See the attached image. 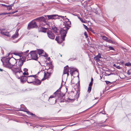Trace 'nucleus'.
I'll return each mask as SVG.
<instances>
[{
	"instance_id": "1",
	"label": "nucleus",
	"mask_w": 131,
	"mask_h": 131,
	"mask_svg": "<svg viewBox=\"0 0 131 131\" xmlns=\"http://www.w3.org/2000/svg\"><path fill=\"white\" fill-rule=\"evenodd\" d=\"M63 17H61L63 20H65L64 22H63V26H60V29L59 30V33L61 35V37L62 40H60L59 36H56L55 40L59 43H61L63 41L65 40V38L66 36V34L67 33L68 30L71 27V22L69 21V20L66 18V16H63Z\"/></svg>"
},
{
	"instance_id": "2",
	"label": "nucleus",
	"mask_w": 131,
	"mask_h": 131,
	"mask_svg": "<svg viewBox=\"0 0 131 131\" xmlns=\"http://www.w3.org/2000/svg\"><path fill=\"white\" fill-rule=\"evenodd\" d=\"M17 59L13 57L10 58L9 65L7 66L8 68H11L12 66H17Z\"/></svg>"
},
{
	"instance_id": "3",
	"label": "nucleus",
	"mask_w": 131,
	"mask_h": 131,
	"mask_svg": "<svg viewBox=\"0 0 131 131\" xmlns=\"http://www.w3.org/2000/svg\"><path fill=\"white\" fill-rule=\"evenodd\" d=\"M35 21V20H33L30 22L28 24L27 28L28 30H29L32 28H38V26L37 23Z\"/></svg>"
},
{
	"instance_id": "4",
	"label": "nucleus",
	"mask_w": 131,
	"mask_h": 131,
	"mask_svg": "<svg viewBox=\"0 0 131 131\" xmlns=\"http://www.w3.org/2000/svg\"><path fill=\"white\" fill-rule=\"evenodd\" d=\"M36 51H32L30 52L29 54L30 55L31 58L32 59L37 60L38 59L37 54L36 53Z\"/></svg>"
},
{
	"instance_id": "5",
	"label": "nucleus",
	"mask_w": 131,
	"mask_h": 131,
	"mask_svg": "<svg viewBox=\"0 0 131 131\" xmlns=\"http://www.w3.org/2000/svg\"><path fill=\"white\" fill-rule=\"evenodd\" d=\"M34 81L32 82H29L27 81V83H33L34 85H40L41 83V81H40L37 78H34Z\"/></svg>"
},
{
	"instance_id": "6",
	"label": "nucleus",
	"mask_w": 131,
	"mask_h": 131,
	"mask_svg": "<svg viewBox=\"0 0 131 131\" xmlns=\"http://www.w3.org/2000/svg\"><path fill=\"white\" fill-rule=\"evenodd\" d=\"M17 78L19 79H20L21 82L23 83L26 82V81L27 82L28 81L27 80V76L26 77V76L22 75L20 76V77H19L18 76L17 77Z\"/></svg>"
},
{
	"instance_id": "7",
	"label": "nucleus",
	"mask_w": 131,
	"mask_h": 131,
	"mask_svg": "<svg viewBox=\"0 0 131 131\" xmlns=\"http://www.w3.org/2000/svg\"><path fill=\"white\" fill-rule=\"evenodd\" d=\"M47 34L48 37L52 39H54L55 35L52 33L51 30H49L47 32Z\"/></svg>"
},
{
	"instance_id": "8",
	"label": "nucleus",
	"mask_w": 131,
	"mask_h": 131,
	"mask_svg": "<svg viewBox=\"0 0 131 131\" xmlns=\"http://www.w3.org/2000/svg\"><path fill=\"white\" fill-rule=\"evenodd\" d=\"M5 57V58L4 59V67L8 68L7 66L9 65L10 58H6Z\"/></svg>"
},
{
	"instance_id": "9",
	"label": "nucleus",
	"mask_w": 131,
	"mask_h": 131,
	"mask_svg": "<svg viewBox=\"0 0 131 131\" xmlns=\"http://www.w3.org/2000/svg\"><path fill=\"white\" fill-rule=\"evenodd\" d=\"M34 20H35V21H38L39 22L42 21L43 22H46V18L44 17L43 16L37 17L34 19Z\"/></svg>"
},
{
	"instance_id": "10",
	"label": "nucleus",
	"mask_w": 131,
	"mask_h": 131,
	"mask_svg": "<svg viewBox=\"0 0 131 131\" xmlns=\"http://www.w3.org/2000/svg\"><path fill=\"white\" fill-rule=\"evenodd\" d=\"M21 68L20 67L17 66V67L15 68V71L16 72V74H15V75L16 77L18 76L17 74V73H20L21 72H23L21 70Z\"/></svg>"
},
{
	"instance_id": "11",
	"label": "nucleus",
	"mask_w": 131,
	"mask_h": 131,
	"mask_svg": "<svg viewBox=\"0 0 131 131\" xmlns=\"http://www.w3.org/2000/svg\"><path fill=\"white\" fill-rule=\"evenodd\" d=\"M17 60H19L17 65L18 66V67H20L21 68V67L23 65L24 62L20 59H17Z\"/></svg>"
},
{
	"instance_id": "12",
	"label": "nucleus",
	"mask_w": 131,
	"mask_h": 131,
	"mask_svg": "<svg viewBox=\"0 0 131 131\" xmlns=\"http://www.w3.org/2000/svg\"><path fill=\"white\" fill-rule=\"evenodd\" d=\"M47 28L43 27H40L39 28V32H42L45 33L46 32Z\"/></svg>"
},
{
	"instance_id": "13",
	"label": "nucleus",
	"mask_w": 131,
	"mask_h": 131,
	"mask_svg": "<svg viewBox=\"0 0 131 131\" xmlns=\"http://www.w3.org/2000/svg\"><path fill=\"white\" fill-rule=\"evenodd\" d=\"M52 29L53 30L54 33L56 34H58L57 32V30L58 29L57 27H56L55 25H53L52 27Z\"/></svg>"
},
{
	"instance_id": "14",
	"label": "nucleus",
	"mask_w": 131,
	"mask_h": 131,
	"mask_svg": "<svg viewBox=\"0 0 131 131\" xmlns=\"http://www.w3.org/2000/svg\"><path fill=\"white\" fill-rule=\"evenodd\" d=\"M101 54L100 53H99L98 55L94 57V59L96 60L97 61H99L100 60L99 59L101 58Z\"/></svg>"
},
{
	"instance_id": "15",
	"label": "nucleus",
	"mask_w": 131,
	"mask_h": 131,
	"mask_svg": "<svg viewBox=\"0 0 131 131\" xmlns=\"http://www.w3.org/2000/svg\"><path fill=\"white\" fill-rule=\"evenodd\" d=\"M53 19H60V17H63L62 16L58 15L56 14H53Z\"/></svg>"
},
{
	"instance_id": "16",
	"label": "nucleus",
	"mask_w": 131,
	"mask_h": 131,
	"mask_svg": "<svg viewBox=\"0 0 131 131\" xmlns=\"http://www.w3.org/2000/svg\"><path fill=\"white\" fill-rule=\"evenodd\" d=\"M0 33L2 35H3L8 37H10V36L9 32H3L2 31H1Z\"/></svg>"
},
{
	"instance_id": "17",
	"label": "nucleus",
	"mask_w": 131,
	"mask_h": 131,
	"mask_svg": "<svg viewBox=\"0 0 131 131\" xmlns=\"http://www.w3.org/2000/svg\"><path fill=\"white\" fill-rule=\"evenodd\" d=\"M75 71L77 72L78 73V71L77 69L75 68H71L70 72L71 73H73Z\"/></svg>"
},
{
	"instance_id": "18",
	"label": "nucleus",
	"mask_w": 131,
	"mask_h": 131,
	"mask_svg": "<svg viewBox=\"0 0 131 131\" xmlns=\"http://www.w3.org/2000/svg\"><path fill=\"white\" fill-rule=\"evenodd\" d=\"M22 111L27 112V114H30L33 117H35V116H36V115L35 114H34L33 113L30 112L28 111H24V110H22Z\"/></svg>"
},
{
	"instance_id": "19",
	"label": "nucleus",
	"mask_w": 131,
	"mask_h": 131,
	"mask_svg": "<svg viewBox=\"0 0 131 131\" xmlns=\"http://www.w3.org/2000/svg\"><path fill=\"white\" fill-rule=\"evenodd\" d=\"M37 49L38 50V53L39 56L43 52L44 50L42 49Z\"/></svg>"
},
{
	"instance_id": "20",
	"label": "nucleus",
	"mask_w": 131,
	"mask_h": 131,
	"mask_svg": "<svg viewBox=\"0 0 131 131\" xmlns=\"http://www.w3.org/2000/svg\"><path fill=\"white\" fill-rule=\"evenodd\" d=\"M27 80L29 82H32L34 81V78L32 79L30 77H28L27 76Z\"/></svg>"
},
{
	"instance_id": "21",
	"label": "nucleus",
	"mask_w": 131,
	"mask_h": 131,
	"mask_svg": "<svg viewBox=\"0 0 131 131\" xmlns=\"http://www.w3.org/2000/svg\"><path fill=\"white\" fill-rule=\"evenodd\" d=\"M45 17H47L48 19H53V15H47L44 16Z\"/></svg>"
},
{
	"instance_id": "22",
	"label": "nucleus",
	"mask_w": 131,
	"mask_h": 131,
	"mask_svg": "<svg viewBox=\"0 0 131 131\" xmlns=\"http://www.w3.org/2000/svg\"><path fill=\"white\" fill-rule=\"evenodd\" d=\"M69 72V69L67 68H66V67H64V68L63 74V73L64 72Z\"/></svg>"
},
{
	"instance_id": "23",
	"label": "nucleus",
	"mask_w": 131,
	"mask_h": 131,
	"mask_svg": "<svg viewBox=\"0 0 131 131\" xmlns=\"http://www.w3.org/2000/svg\"><path fill=\"white\" fill-rule=\"evenodd\" d=\"M49 78L48 77H46V72H45L44 74V77L41 80V81H43L46 79Z\"/></svg>"
},
{
	"instance_id": "24",
	"label": "nucleus",
	"mask_w": 131,
	"mask_h": 131,
	"mask_svg": "<svg viewBox=\"0 0 131 131\" xmlns=\"http://www.w3.org/2000/svg\"><path fill=\"white\" fill-rule=\"evenodd\" d=\"M26 57L25 56H22L21 58H20V59L25 62L26 61Z\"/></svg>"
},
{
	"instance_id": "25",
	"label": "nucleus",
	"mask_w": 131,
	"mask_h": 131,
	"mask_svg": "<svg viewBox=\"0 0 131 131\" xmlns=\"http://www.w3.org/2000/svg\"><path fill=\"white\" fill-rule=\"evenodd\" d=\"M60 90H57L55 92H54L53 93V95H55L54 96H55L56 95L59 94V93H60Z\"/></svg>"
},
{
	"instance_id": "26",
	"label": "nucleus",
	"mask_w": 131,
	"mask_h": 131,
	"mask_svg": "<svg viewBox=\"0 0 131 131\" xmlns=\"http://www.w3.org/2000/svg\"><path fill=\"white\" fill-rule=\"evenodd\" d=\"M92 11L95 13L96 14H98V12L96 10V9L95 8H93L92 10Z\"/></svg>"
},
{
	"instance_id": "27",
	"label": "nucleus",
	"mask_w": 131,
	"mask_h": 131,
	"mask_svg": "<svg viewBox=\"0 0 131 131\" xmlns=\"http://www.w3.org/2000/svg\"><path fill=\"white\" fill-rule=\"evenodd\" d=\"M13 54L14 55L16 56H19V54H20V53L19 52H15L13 53L10 54Z\"/></svg>"
},
{
	"instance_id": "28",
	"label": "nucleus",
	"mask_w": 131,
	"mask_h": 131,
	"mask_svg": "<svg viewBox=\"0 0 131 131\" xmlns=\"http://www.w3.org/2000/svg\"><path fill=\"white\" fill-rule=\"evenodd\" d=\"M18 36V34L15 33V34L12 36V38H13V39H15V38H17Z\"/></svg>"
},
{
	"instance_id": "29",
	"label": "nucleus",
	"mask_w": 131,
	"mask_h": 131,
	"mask_svg": "<svg viewBox=\"0 0 131 131\" xmlns=\"http://www.w3.org/2000/svg\"><path fill=\"white\" fill-rule=\"evenodd\" d=\"M125 65L126 66H131V63L128 62L127 63H126L125 64Z\"/></svg>"
},
{
	"instance_id": "30",
	"label": "nucleus",
	"mask_w": 131,
	"mask_h": 131,
	"mask_svg": "<svg viewBox=\"0 0 131 131\" xmlns=\"http://www.w3.org/2000/svg\"><path fill=\"white\" fill-rule=\"evenodd\" d=\"M78 18L83 23H86V21L84 20L82 18L78 17Z\"/></svg>"
},
{
	"instance_id": "31",
	"label": "nucleus",
	"mask_w": 131,
	"mask_h": 131,
	"mask_svg": "<svg viewBox=\"0 0 131 131\" xmlns=\"http://www.w3.org/2000/svg\"><path fill=\"white\" fill-rule=\"evenodd\" d=\"M77 93L78 94V93H80V86H77Z\"/></svg>"
},
{
	"instance_id": "32",
	"label": "nucleus",
	"mask_w": 131,
	"mask_h": 131,
	"mask_svg": "<svg viewBox=\"0 0 131 131\" xmlns=\"http://www.w3.org/2000/svg\"><path fill=\"white\" fill-rule=\"evenodd\" d=\"M113 66L115 67L117 69H121V67L119 66H117L115 64H114Z\"/></svg>"
},
{
	"instance_id": "33",
	"label": "nucleus",
	"mask_w": 131,
	"mask_h": 131,
	"mask_svg": "<svg viewBox=\"0 0 131 131\" xmlns=\"http://www.w3.org/2000/svg\"><path fill=\"white\" fill-rule=\"evenodd\" d=\"M91 88L92 87L89 86L88 90V92L89 93L91 91Z\"/></svg>"
},
{
	"instance_id": "34",
	"label": "nucleus",
	"mask_w": 131,
	"mask_h": 131,
	"mask_svg": "<svg viewBox=\"0 0 131 131\" xmlns=\"http://www.w3.org/2000/svg\"><path fill=\"white\" fill-rule=\"evenodd\" d=\"M18 12V10H15V11H14V12H9V13H8V14H13L16 13L17 12Z\"/></svg>"
},
{
	"instance_id": "35",
	"label": "nucleus",
	"mask_w": 131,
	"mask_h": 131,
	"mask_svg": "<svg viewBox=\"0 0 131 131\" xmlns=\"http://www.w3.org/2000/svg\"><path fill=\"white\" fill-rule=\"evenodd\" d=\"M13 66L12 67V68H8V69H11V70L12 71L13 73H14L15 74H16L15 71V70H14L12 68L13 67Z\"/></svg>"
},
{
	"instance_id": "36",
	"label": "nucleus",
	"mask_w": 131,
	"mask_h": 131,
	"mask_svg": "<svg viewBox=\"0 0 131 131\" xmlns=\"http://www.w3.org/2000/svg\"><path fill=\"white\" fill-rule=\"evenodd\" d=\"M23 73V75L25 76L26 75H28L29 74V73L28 72H22Z\"/></svg>"
},
{
	"instance_id": "37",
	"label": "nucleus",
	"mask_w": 131,
	"mask_h": 131,
	"mask_svg": "<svg viewBox=\"0 0 131 131\" xmlns=\"http://www.w3.org/2000/svg\"><path fill=\"white\" fill-rule=\"evenodd\" d=\"M53 66L52 64H51L49 65V68H48V69H53Z\"/></svg>"
},
{
	"instance_id": "38",
	"label": "nucleus",
	"mask_w": 131,
	"mask_h": 131,
	"mask_svg": "<svg viewBox=\"0 0 131 131\" xmlns=\"http://www.w3.org/2000/svg\"><path fill=\"white\" fill-rule=\"evenodd\" d=\"M83 25L84 26V28L85 29H86L88 31V30H89V29L88 28V27L87 26H86V25H84V24H83Z\"/></svg>"
},
{
	"instance_id": "39",
	"label": "nucleus",
	"mask_w": 131,
	"mask_h": 131,
	"mask_svg": "<svg viewBox=\"0 0 131 131\" xmlns=\"http://www.w3.org/2000/svg\"><path fill=\"white\" fill-rule=\"evenodd\" d=\"M7 10H11L12 9V8L10 6H9V5H7Z\"/></svg>"
},
{
	"instance_id": "40",
	"label": "nucleus",
	"mask_w": 131,
	"mask_h": 131,
	"mask_svg": "<svg viewBox=\"0 0 131 131\" xmlns=\"http://www.w3.org/2000/svg\"><path fill=\"white\" fill-rule=\"evenodd\" d=\"M35 117L36 118V119H37V118L41 119H45V118L44 117H38V116H37L36 115V116H35Z\"/></svg>"
},
{
	"instance_id": "41",
	"label": "nucleus",
	"mask_w": 131,
	"mask_h": 131,
	"mask_svg": "<svg viewBox=\"0 0 131 131\" xmlns=\"http://www.w3.org/2000/svg\"><path fill=\"white\" fill-rule=\"evenodd\" d=\"M79 94H80V93H78V94H77H77H76L75 96L76 97V99H77V100H78V99L79 97Z\"/></svg>"
},
{
	"instance_id": "42",
	"label": "nucleus",
	"mask_w": 131,
	"mask_h": 131,
	"mask_svg": "<svg viewBox=\"0 0 131 131\" xmlns=\"http://www.w3.org/2000/svg\"><path fill=\"white\" fill-rule=\"evenodd\" d=\"M5 58V57H3L1 59V61L3 63V64L4 66V62L3 61H4V59Z\"/></svg>"
},
{
	"instance_id": "43",
	"label": "nucleus",
	"mask_w": 131,
	"mask_h": 131,
	"mask_svg": "<svg viewBox=\"0 0 131 131\" xmlns=\"http://www.w3.org/2000/svg\"><path fill=\"white\" fill-rule=\"evenodd\" d=\"M7 14H8V13H0V15H5Z\"/></svg>"
},
{
	"instance_id": "44",
	"label": "nucleus",
	"mask_w": 131,
	"mask_h": 131,
	"mask_svg": "<svg viewBox=\"0 0 131 131\" xmlns=\"http://www.w3.org/2000/svg\"><path fill=\"white\" fill-rule=\"evenodd\" d=\"M77 60V57H75V58H71V59H69V60H70L71 61H73V60Z\"/></svg>"
},
{
	"instance_id": "45",
	"label": "nucleus",
	"mask_w": 131,
	"mask_h": 131,
	"mask_svg": "<svg viewBox=\"0 0 131 131\" xmlns=\"http://www.w3.org/2000/svg\"><path fill=\"white\" fill-rule=\"evenodd\" d=\"M47 73L48 74V75L47 77H49L50 76L51 74L52 73V72H49L47 71Z\"/></svg>"
},
{
	"instance_id": "46",
	"label": "nucleus",
	"mask_w": 131,
	"mask_h": 131,
	"mask_svg": "<svg viewBox=\"0 0 131 131\" xmlns=\"http://www.w3.org/2000/svg\"><path fill=\"white\" fill-rule=\"evenodd\" d=\"M29 51V50H27L26 52H24V54H25L26 55L28 56V55L29 54V53L27 54L28 53Z\"/></svg>"
},
{
	"instance_id": "47",
	"label": "nucleus",
	"mask_w": 131,
	"mask_h": 131,
	"mask_svg": "<svg viewBox=\"0 0 131 131\" xmlns=\"http://www.w3.org/2000/svg\"><path fill=\"white\" fill-rule=\"evenodd\" d=\"M108 48H109V49L110 50H115L114 49V48L110 46L108 47Z\"/></svg>"
},
{
	"instance_id": "48",
	"label": "nucleus",
	"mask_w": 131,
	"mask_h": 131,
	"mask_svg": "<svg viewBox=\"0 0 131 131\" xmlns=\"http://www.w3.org/2000/svg\"><path fill=\"white\" fill-rule=\"evenodd\" d=\"M84 34L85 36V37L86 38H87L88 37V36L87 34V32L86 31H85L84 32Z\"/></svg>"
},
{
	"instance_id": "49",
	"label": "nucleus",
	"mask_w": 131,
	"mask_h": 131,
	"mask_svg": "<svg viewBox=\"0 0 131 131\" xmlns=\"http://www.w3.org/2000/svg\"><path fill=\"white\" fill-rule=\"evenodd\" d=\"M103 39L104 40H106L107 39V38L105 36H102Z\"/></svg>"
},
{
	"instance_id": "50",
	"label": "nucleus",
	"mask_w": 131,
	"mask_h": 131,
	"mask_svg": "<svg viewBox=\"0 0 131 131\" xmlns=\"http://www.w3.org/2000/svg\"><path fill=\"white\" fill-rule=\"evenodd\" d=\"M105 82H106V84L107 85H108L109 84H111V82L110 81H105Z\"/></svg>"
},
{
	"instance_id": "51",
	"label": "nucleus",
	"mask_w": 131,
	"mask_h": 131,
	"mask_svg": "<svg viewBox=\"0 0 131 131\" xmlns=\"http://www.w3.org/2000/svg\"><path fill=\"white\" fill-rule=\"evenodd\" d=\"M45 55H41V56H43L44 57H47L48 56V55L45 52Z\"/></svg>"
},
{
	"instance_id": "52",
	"label": "nucleus",
	"mask_w": 131,
	"mask_h": 131,
	"mask_svg": "<svg viewBox=\"0 0 131 131\" xmlns=\"http://www.w3.org/2000/svg\"><path fill=\"white\" fill-rule=\"evenodd\" d=\"M68 100H70L71 101H72V102H73L75 100L74 99H71L69 98H68Z\"/></svg>"
},
{
	"instance_id": "53",
	"label": "nucleus",
	"mask_w": 131,
	"mask_h": 131,
	"mask_svg": "<svg viewBox=\"0 0 131 131\" xmlns=\"http://www.w3.org/2000/svg\"><path fill=\"white\" fill-rule=\"evenodd\" d=\"M36 76V75H32L28 76V77H34V78H36V77H35V76Z\"/></svg>"
},
{
	"instance_id": "54",
	"label": "nucleus",
	"mask_w": 131,
	"mask_h": 131,
	"mask_svg": "<svg viewBox=\"0 0 131 131\" xmlns=\"http://www.w3.org/2000/svg\"><path fill=\"white\" fill-rule=\"evenodd\" d=\"M89 30L90 31H91L92 32H93V34L95 33V32L93 31L92 29L91 28H90L89 29Z\"/></svg>"
},
{
	"instance_id": "55",
	"label": "nucleus",
	"mask_w": 131,
	"mask_h": 131,
	"mask_svg": "<svg viewBox=\"0 0 131 131\" xmlns=\"http://www.w3.org/2000/svg\"><path fill=\"white\" fill-rule=\"evenodd\" d=\"M93 83L92 82H90L89 84V86L92 87V85H93Z\"/></svg>"
},
{
	"instance_id": "56",
	"label": "nucleus",
	"mask_w": 131,
	"mask_h": 131,
	"mask_svg": "<svg viewBox=\"0 0 131 131\" xmlns=\"http://www.w3.org/2000/svg\"><path fill=\"white\" fill-rule=\"evenodd\" d=\"M122 49L125 52H126L127 51V50L126 49V48H124V47H122Z\"/></svg>"
},
{
	"instance_id": "57",
	"label": "nucleus",
	"mask_w": 131,
	"mask_h": 131,
	"mask_svg": "<svg viewBox=\"0 0 131 131\" xmlns=\"http://www.w3.org/2000/svg\"><path fill=\"white\" fill-rule=\"evenodd\" d=\"M23 71H24V72H27L28 71V69L27 68H25L24 69Z\"/></svg>"
},
{
	"instance_id": "58",
	"label": "nucleus",
	"mask_w": 131,
	"mask_h": 131,
	"mask_svg": "<svg viewBox=\"0 0 131 131\" xmlns=\"http://www.w3.org/2000/svg\"><path fill=\"white\" fill-rule=\"evenodd\" d=\"M6 30V28H0V31H2L5 30Z\"/></svg>"
},
{
	"instance_id": "59",
	"label": "nucleus",
	"mask_w": 131,
	"mask_h": 131,
	"mask_svg": "<svg viewBox=\"0 0 131 131\" xmlns=\"http://www.w3.org/2000/svg\"><path fill=\"white\" fill-rule=\"evenodd\" d=\"M130 70H128L127 72V74L129 75L131 74V72L130 71Z\"/></svg>"
},
{
	"instance_id": "60",
	"label": "nucleus",
	"mask_w": 131,
	"mask_h": 131,
	"mask_svg": "<svg viewBox=\"0 0 131 131\" xmlns=\"http://www.w3.org/2000/svg\"><path fill=\"white\" fill-rule=\"evenodd\" d=\"M111 41L112 40H111L110 39H107L106 40V41L107 42L110 43Z\"/></svg>"
},
{
	"instance_id": "61",
	"label": "nucleus",
	"mask_w": 131,
	"mask_h": 131,
	"mask_svg": "<svg viewBox=\"0 0 131 131\" xmlns=\"http://www.w3.org/2000/svg\"><path fill=\"white\" fill-rule=\"evenodd\" d=\"M19 29H17L16 30L15 33L18 34V32Z\"/></svg>"
},
{
	"instance_id": "62",
	"label": "nucleus",
	"mask_w": 131,
	"mask_h": 131,
	"mask_svg": "<svg viewBox=\"0 0 131 131\" xmlns=\"http://www.w3.org/2000/svg\"><path fill=\"white\" fill-rule=\"evenodd\" d=\"M67 74V76L68 77V75H69V72H64V73H63V74Z\"/></svg>"
},
{
	"instance_id": "63",
	"label": "nucleus",
	"mask_w": 131,
	"mask_h": 131,
	"mask_svg": "<svg viewBox=\"0 0 131 131\" xmlns=\"http://www.w3.org/2000/svg\"><path fill=\"white\" fill-rule=\"evenodd\" d=\"M1 5H2V6H5V7H7V5H6L4 4H1Z\"/></svg>"
},
{
	"instance_id": "64",
	"label": "nucleus",
	"mask_w": 131,
	"mask_h": 131,
	"mask_svg": "<svg viewBox=\"0 0 131 131\" xmlns=\"http://www.w3.org/2000/svg\"><path fill=\"white\" fill-rule=\"evenodd\" d=\"M54 97L53 96H51L50 97H49V100H50V98H54Z\"/></svg>"
}]
</instances>
